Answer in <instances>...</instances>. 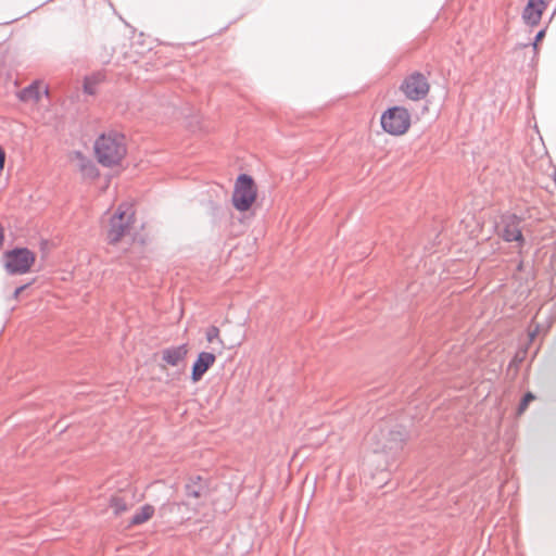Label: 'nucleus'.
Here are the masks:
<instances>
[{"instance_id": "2eb2a0df", "label": "nucleus", "mask_w": 556, "mask_h": 556, "mask_svg": "<svg viewBox=\"0 0 556 556\" xmlns=\"http://www.w3.org/2000/svg\"><path fill=\"white\" fill-rule=\"evenodd\" d=\"M155 509L152 505L146 504L131 517L129 526H139L148 521L154 514Z\"/></svg>"}, {"instance_id": "6e6552de", "label": "nucleus", "mask_w": 556, "mask_h": 556, "mask_svg": "<svg viewBox=\"0 0 556 556\" xmlns=\"http://www.w3.org/2000/svg\"><path fill=\"white\" fill-rule=\"evenodd\" d=\"M406 441V432L402 427H396L388 431L387 438L383 442L375 448V452H382L390 455H395L402 451Z\"/></svg>"}, {"instance_id": "f3484780", "label": "nucleus", "mask_w": 556, "mask_h": 556, "mask_svg": "<svg viewBox=\"0 0 556 556\" xmlns=\"http://www.w3.org/2000/svg\"><path fill=\"white\" fill-rule=\"evenodd\" d=\"M110 507L114 510L115 515H119L127 510V502L121 496H112L110 500Z\"/></svg>"}, {"instance_id": "39448f33", "label": "nucleus", "mask_w": 556, "mask_h": 556, "mask_svg": "<svg viewBox=\"0 0 556 556\" xmlns=\"http://www.w3.org/2000/svg\"><path fill=\"white\" fill-rule=\"evenodd\" d=\"M382 129L393 136L405 134L410 126V114L403 106H392L380 118Z\"/></svg>"}, {"instance_id": "6ab92c4d", "label": "nucleus", "mask_w": 556, "mask_h": 556, "mask_svg": "<svg viewBox=\"0 0 556 556\" xmlns=\"http://www.w3.org/2000/svg\"><path fill=\"white\" fill-rule=\"evenodd\" d=\"M545 36V29H541L536 33L534 37V41L532 42L533 49H538V43L544 38Z\"/></svg>"}, {"instance_id": "f257e3e1", "label": "nucleus", "mask_w": 556, "mask_h": 556, "mask_svg": "<svg viewBox=\"0 0 556 556\" xmlns=\"http://www.w3.org/2000/svg\"><path fill=\"white\" fill-rule=\"evenodd\" d=\"M126 151L125 137L117 131L102 134L94 142L97 160L106 167L118 164Z\"/></svg>"}, {"instance_id": "a878e982", "label": "nucleus", "mask_w": 556, "mask_h": 556, "mask_svg": "<svg viewBox=\"0 0 556 556\" xmlns=\"http://www.w3.org/2000/svg\"><path fill=\"white\" fill-rule=\"evenodd\" d=\"M43 92H45V94H47V96L49 94V89H48V87H46V88H45Z\"/></svg>"}, {"instance_id": "393cba45", "label": "nucleus", "mask_w": 556, "mask_h": 556, "mask_svg": "<svg viewBox=\"0 0 556 556\" xmlns=\"http://www.w3.org/2000/svg\"><path fill=\"white\" fill-rule=\"evenodd\" d=\"M522 358H519L517 355L515 356L514 361L513 362H521Z\"/></svg>"}, {"instance_id": "9b49d317", "label": "nucleus", "mask_w": 556, "mask_h": 556, "mask_svg": "<svg viewBox=\"0 0 556 556\" xmlns=\"http://www.w3.org/2000/svg\"><path fill=\"white\" fill-rule=\"evenodd\" d=\"M208 482L201 476H192L185 485L188 497L200 498L208 494Z\"/></svg>"}, {"instance_id": "5701e85b", "label": "nucleus", "mask_w": 556, "mask_h": 556, "mask_svg": "<svg viewBox=\"0 0 556 556\" xmlns=\"http://www.w3.org/2000/svg\"><path fill=\"white\" fill-rule=\"evenodd\" d=\"M4 242V229L2 226H0V249L2 248Z\"/></svg>"}, {"instance_id": "412c9836", "label": "nucleus", "mask_w": 556, "mask_h": 556, "mask_svg": "<svg viewBox=\"0 0 556 556\" xmlns=\"http://www.w3.org/2000/svg\"><path fill=\"white\" fill-rule=\"evenodd\" d=\"M84 91L88 94L96 93L94 87L91 85V83L88 79H86V81L84 84Z\"/></svg>"}, {"instance_id": "dca6fc26", "label": "nucleus", "mask_w": 556, "mask_h": 556, "mask_svg": "<svg viewBox=\"0 0 556 556\" xmlns=\"http://www.w3.org/2000/svg\"><path fill=\"white\" fill-rule=\"evenodd\" d=\"M205 337L210 343L217 342L219 350L224 349L225 345L223 340L219 338V329L216 326H210L206 329Z\"/></svg>"}, {"instance_id": "b1692460", "label": "nucleus", "mask_w": 556, "mask_h": 556, "mask_svg": "<svg viewBox=\"0 0 556 556\" xmlns=\"http://www.w3.org/2000/svg\"><path fill=\"white\" fill-rule=\"evenodd\" d=\"M174 506H175V504H169V505H167V506H166V505H164V506L161 508V510H166L167 508H172V507H174Z\"/></svg>"}, {"instance_id": "1a4fd4ad", "label": "nucleus", "mask_w": 556, "mask_h": 556, "mask_svg": "<svg viewBox=\"0 0 556 556\" xmlns=\"http://www.w3.org/2000/svg\"><path fill=\"white\" fill-rule=\"evenodd\" d=\"M216 356L211 352L199 353L197 359L193 362L191 367V380L198 382L202 379L204 374L214 365Z\"/></svg>"}, {"instance_id": "4be33fe9", "label": "nucleus", "mask_w": 556, "mask_h": 556, "mask_svg": "<svg viewBox=\"0 0 556 556\" xmlns=\"http://www.w3.org/2000/svg\"><path fill=\"white\" fill-rule=\"evenodd\" d=\"M4 161H5V152L4 150L0 147V168L3 167L4 165Z\"/></svg>"}, {"instance_id": "4468645a", "label": "nucleus", "mask_w": 556, "mask_h": 556, "mask_svg": "<svg viewBox=\"0 0 556 556\" xmlns=\"http://www.w3.org/2000/svg\"><path fill=\"white\" fill-rule=\"evenodd\" d=\"M76 159L79 161L78 166L84 176L94 178L99 175L98 168L94 163L86 157L81 152H75Z\"/></svg>"}, {"instance_id": "ddd939ff", "label": "nucleus", "mask_w": 556, "mask_h": 556, "mask_svg": "<svg viewBox=\"0 0 556 556\" xmlns=\"http://www.w3.org/2000/svg\"><path fill=\"white\" fill-rule=\"evenodd\" d=\"M17 97L21 101L26 102L29 100H33L35 102H38L41 98V91H40V81L35 80L27 87L23 88L18 93Z\"/></svg>"}, {"instance_id": "0eeeda50", "label": "nucleus", "mask_w": 556, "mask_h": 556, "mask_svg": "<svg viewBox=\"0 0 556 556\" xmlns=\"http://www.w3.org/2000/svg\"><path fill=\"white\" fill-rule=\"evenodd\" d=\"M429 88L428 79L419 72L407 76L401 86V90L404 94L413 101L424 99L428 94Z\"/></svg>"}, {"instance_id": "20e7f679", "label": "nucleus", "mask_w": 556, "mask_h": 556, "mask_svg": "<svg viewBox=\"0 0 556 556\" xmlns=\"http://www.w3.org/2000/svg\"><path fill=\"white\" fill-rule=\"evenodd\" d=\"M135 222V213L128 204H121L117 211L110 218L108 229V241L111 244L117 243L126 235Z\"/></svg>"}, {"instance_id": "f03ea898", "label": "nucleus", "mask_w": 556, "mask_h": 556, "mask_svg": "<svg viewBox=\"0 0 556 556\" xmlns=\"http://www.w3.org/2000/svg\"><path fill=\"white\" fill-rule=\"evenodd\" d=\"M2 260L3 267L9 275H24L30 270L36 255L27 248H14L3 253Z\"/></svg>"}, {"instance_id": "423d86ee", "label": "nucleus", "mask_w": 556, "mask_h": 556, "mask_svg": "<svg viewBox=\"0 0 556 556\" xmlns=\"http://www.w3.org/2000/svg\"><path fill=\"white\" fill-rule=\"evenodd\" d=\"M523 216L506 212L501 216V237L506 242H517L520 247L525 244L521 223Z\"/></svg>"}, {"instance_id": "7ed1b4c3", "label": "nucleus", "mask_w": 556, "mask_h": 556, "mask_svg": "<svg viewBox=\"0 0 556 556\" xmlns=\"http://www.w3.org/2000/svg\"><path fill=\"white\" fill-rule=\"evenodd\" d=\"M257 190L253 178L248 174H240L235 182L232 205L240 212L248 211L254 203Z\"/></svg>"}, {"instance_id": "aec40b11", "label": "nucleus", "mask_w": 556, "mask_h": 556, "mask_svg": "<svg viewBox=\"0 0 556 556\" xmlns=\"http://www.w3.org/2000/svg\"><path fill=\"white\" fill-rule=\"evenodd\" d=\"M29 286H30V283H25V285H22V286L17 287V288L14 290L13 294H12V299L17 300V299H18V296H20V294H21L24 290H26Z\"/></svg>"}, {"instance_id": "9d476101", "label": "nucleus", "mask_w": 556, "mask_h": 556, "mask_svg": "<svg viewBox=\"0 0 556 556\" xmlns=\"http://www.w3.org/2000/svg\"><path fill=\"white\" fill-rule=\"evenodd\" d=\"M546 8V2L544 0H528L527 5L522 12V18L526 24L530 26H535L540 23L542 13Z\"/></svg>"}, {"instance_id": "f8f14e48", "label": "nucleus", "mask_w": 556, "mask_h": 556, "mask_svg": "<svg viewBox=\"0 0 556 556\" xmlns=\"http://www.w3.org/2000/svg\"><path fill=\"white\" fill-rule=\"evenodd\" d=\"M187 353V344L166 348L162 351V359L167 365L177 366L181 361L186 358Z\"/></svg>"}, {"instance_id": "a211bd4d", "label": "nucleus", "mask_w": 556, "mask_h": 556, "mask_svg": "<svg viewBox=\"0 0 556 556\" xmlns=\"http://www.w3.org/2000/svg\"><path fill=\"white\" fill-rule=\"evenodd\" d=\"M534 399L535 395L532 392H527L518 405L517 413L519 415L522 414L527 409L529 403L532 402Z\"/></svg>"}]
</instances>
